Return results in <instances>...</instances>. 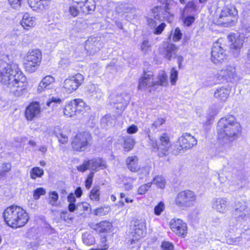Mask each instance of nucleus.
I'll return each instance as SVG.
<instances>
[{
  "label": "nucleus",
  "instance_id": "f704fd0d",
  "mask_svg": "<svg viewBox=\"0 0 250 250\" xmlns=\"http://www.w3.org/2000/svg\"><path fill=\"white\" fill-rule=\"evenodd\" d=\"M158 188L163 189L165 188L167 182L166 179L161 175H157L153 179L152 182Z\"/></svg>",
  "mask_w": 250,
  "mask_h": 250
},
{
  "label": "nucleus",
  "instance_id": "69168bd1",
  "mask_svg": "<svg viewBox=\"0 0 250 250\" xmlns=\"http://www.w3.org/2000/svg\"><path fill=\"white\" fill-rule=\"evenodd\" d=\"M148 138H149V141H148L149 144L151 146H152V147L154 149H156L159 150V146H158L156 141L155 139L151 138V137L149 135H148Z\"/></svg>",
  "mask_w": 250,
  "mask_h": 250
},
{
  "label": "nucleus",
  "instance_id": "f8f14e48",
  "mask_svg": "<svg viewBox=\"0 0 250 250\" xmlns=\"http://www.w3.org/2000/svg\"><path fill=\"white\" fill-rule=\"evenodd\" d=\"M146 221L145 219L136 220L135 221L131 232L132 239L130 240V245L135 244L137 247H140L138 240L145 236L146 233Z\"/></svg>",
  "mask_w": 250,
  "mask_h": 250
},
{
  "label": "nucleus",
  "instance_id": "09e8293b",
  "mask_svg": "<svg viewBox=\"0 0 250 250\" xmlns=\"http://www.w3.org/2000/svg\"><path fill=\"white\" fill-rule=\"evenodd\" d=\"M49 203L52 206L55 205L59 198V196L57 192L55 191L50 192L49 194Z\"/></svg>",
  "mask_w": 250,
  "mask_h": 250
},
{
  "label": "nucleus",
  "instance_id": "4c0bfd02",
  "mask_svg": "<svg viewBox=\"0 0 250 250\" xmlns=\"http://www.w3.org/2000/svg\"><path fill=\"white\" fill-rule=\"evenodd\" d=\"M43 174V170L39 167H34L32 168L30 172V177L32 179L40 178Z\"/></svg>",
  "mask_w": 250,
  "mask_h": 250
},
{
  "label": "nucleus",
  "instance_id": "2f4dec72",
  "mask_svg": "<svg viewBox=\"0 0 250 250\" xmlns=\"http://www.w3.org/2000/svg\"><path fill=\"white\" fill-rule=\"evenodd\" d=\"M127 168L132 172H136L140 169L138 158L136 156H129L126 160Z\"/></svg>",
  "mask_w": 250,
  "mask_h": 250
},
{
  "label": "nucleus",
  "instance_id": "bb28decb",
  "mask_svg": "<svg viewBox=\"0 0 250 250\" xmlns=\"http://www.w3.org/2000/svg\"><path fill=\"white\" fill-rule=\"evenodd\" d=\"M91 172L98 171L99 169H103L106 168V164L105 162L100 158H95L88 160Z\"/></svg>",
  "mask_w": 250,
  "mask_h": 250
},
{
  "label": "nucleus",
  "instance_id": "4468645a",
  "mask_svg": "<svg viewBox=\"0 0 250 250\" xmlns=\"http://www.w3.org/2000/svg\"><path fill=\"white\" fill-rule=\"evenodd\" d=\"M158 8L155 7L152 11V14L147 18V21L148 24L151 28H154L153 33L155 34L159 35L162 33L166 27V24L164 22L161 23V17L160 14L157 12Z\"/></svg>",
  "mask_w": 250,
  "mask_h": 250
},
{
  "label": "nucleus",
  "instance_id": "a211bd4d",
  "mask_svg": "<svg viewBox=\"0 0 250 250\" xmlns=\"http://www.w3.org/2000/svg\"><path fill=\"white\" fill-rule=\"evenodd\" d=\"M245 37L243 35L230 34L228 36V40L231 42L230 47L233 52L234 55L237 57L243 47Z\"/></svg>",
  "mask_w": 250,
  "mask_h": 250
},
{
  "label": "nucleus",
  "instance_id": "6e6552de",
  "mask_svg": "<svg viewBox=\"0 0 250 250\" xmlns=\"http://www.w3.org/2000/svg\"><path fill=\"white\" fill-rule=\"evenodd\" d=\"M84 77L80 73L68 76L62 84V92L66 94L73 93L82 85Z\"/></svg>",
  "mask_w": 250,
  "mask_h": 250
},
{
  "label": "nucleus",
  "instance_id": "6ab92c4d",
  "mask_svg": "<svg viewBox=\"0 0 250 250\" xmlns=\"http://www.w3.org/2000/svg\"><path fill=\"white\" fill-rule=\"evenodd\" d=\"M171 230L176 235L185 237L187 233V224L180 219H172L170 221Z\"/></svg>",
  "mask_w": 250,
  "mask_h": 250
},
{
  "label": "nucleus",
  "instance_id": "de8ad7c7",
  "mask_svg": "<svg viewBox=\"0 0 250 250\" xmlns=\"http://www.w3.org/2000/svg\"><path fill=\"white\" fill-rule=\"evenodd\" d=\"M151 183H148L140 186L138 189V193L139 195L145 194L151 187Z\"/></svg>",
  "mask_w": 250,
  "mask_h": 250
},
{
  "label": "nucleus",
  "instance_id": "f257e3e1",
  "mask_svg": "<svg viewBox=\"0 0 250 250\" xmlns=\"http://www.w3.org/2000/svg\"><path fill=\"white\" fill-rule=\"evenodd\" d=\"M7 61V55L0 58V82L10 95L19 97L26 89V78L17 64L9 63Z\"/></svg>",
  "mask_w": 250,
  "mask_h": 250
},
{
  "label": "nucleus",
  "instance_id": "9d476101",
  "mask_svg": "<svg viewBox=\"0 0 250 250\" xmlns=\"http://www.w3.org/2000/svg\"><path fill=\"white\" fill-rule=\"evenodd\" d=\"M196 196L193 192L189 190L181 191L176 196L175 203L179 208L189 207L193 204Z\"/></svg>",
  "mask_w": 250,
  "mask_h": 250
},
{
  "label": "nucleus",
  "instance_id": "ea45409f",
  "mask_svg": "<svg viewBox=\"0 0 250 250\" xmlns=\"http://www.w3.org/2000/svg\"><path fill=\"white\" fill-rule=\"evenodd\" d=\"M76 0H73L72 5L70 6L69 11L70 14L73 17H76L81 11L80 9V4L75 2Z\"/></svg>",
  "mask_w": 250,
  "mask_h": 250
},
{
  "label": "nucleus",
  "instance_id": "052dcab7",
  "mask_svg": "<svg viewBox=\"0 0 250 250\" xmlns=\"http://www.w3.org/2000/svg\"><path fill=\"white\" fill-rule=\"evenodd\" d=\"M93 177H94V172H90V173L88 175L87 178L85 181V187L87 189H89L92 185Z\"/></svg>",
  "mask_w": 250,
  "mask_h": 250
},
{
  "label": "nucleus",
  "instance_id": "7c9ffc66",
  "mask_svg": "<svg viewBox=\"0 0 250 250\" xmlns=\"http://www.w3.org/2000/svg\"><path fill=\"white\" fill-rule=\"evenodd\" d=\"M178 48L175 44L168 43L167 46L164 48L163 54L164 57L168 60H170L176 57Z\"/></svg>",
  "mask_w": 250,
  "mask_h": 250
},
{
  "label": "nucleus",
  "instance_id": "774afa93",
  "mask_svg": "<svg viewBox=\"0 0 250 250\" xmlns=\"http://www.w3.org/2000/svg\"><path fill=\"white\" fill-rule=\"evenodd\" d=\"M138 131V127L135 125H132L127 129V132L129 134H133L136 133Z\"/></svg>",
  "mask_w": 250,
  "mask_h": 250
},
{
  "label": "nucleus",
  "instance_id": "4be33fe9",
  "mask_svg": "<svg viewBox=\"0 0 250 250\" xmlns=\"http://www.w3.org/2000/svg\"><path fill=\"white\" fill-rule=\"evenodd\" d=\"M75 2L80 4L81 11L84 14H91L96 8L95 0H76Z\"/></svg>",
  "mask_w": 250,
  "mask_h": 250
},
{
  "label": "nucleus",
  "instance_id": "49530a36",
  "mask_svg": "<svg viewBox=\"0 0 250 250\" xmlns=\"http://www.w3.org/2000/svg\"><path fill=\"white\" fill-rule=\"evenodd\" d=\"M87 90L89 92V93L91 94V96H93L101 93V90L97 85L94 84L89 85L87 87Z\"/></svg>",
  "mask_w": 250,
  "mask_h": 250
},
{
  "label": "nucleus",
  "instance_id": "603ef678",
  "mask_svg": "<svg viewBox=\"0 0 250 250\" xmlns=\"http://www.w3.org/2000/svg\"><path fill=\"white\" fill-rule=\"evenodd\" d=\"M45 194V190L43 188H37L34 191L33 197L35 200H38L41 195H43Z\"/></svg>",
  "mask_w": 250,
  "mask_h": 250
},
{
  "label": "nucleus",
  "instance_id": "6e6d98bb",
  "mask_svg": "<svg viewBox=\"0 0 250 250\" xmlns=\"http://www.w3.org/2000/svg\"><path fill=\"white\" fill-rule=\"evenodd\" d=\"M165 209L164 203L162 202H160L157 206L154 208V213L157 215L161 214V212L164 211Z\"/></svg>",
  "mask_w": 250,
  "mask_h": 250
},
{
  "label": "nucleus",
  "instance_id": "b1692460",
  "mask_svg": "<svg viewBox=\"0 0 250 250\" xmlns=\"http://www.w3.org/2000/svg\"><path fill=\"white\" fill-rule=\"evenodd\" d=\"M51 0H28L30 7L34 10L42 12L46 9Z\"/></svg>",
  "mask_w": 250,
  "mask_h": 250
},
{
  "label": "nucleus",
  "instance_id": "473e14b6",
  "mask_svg": "<svg viewBox=\"0 0 250 250\" xmlns=\"http://www.w3.org/2000/svg\"><path fill=\"white\" fill-rule=\"evenodd\" d=\"M136 8L131 4H121L117 7V11L119 13H130L134 14L136 12Z\"/></svg>",
  "mask_w": 250,
  "mask_h": 250
},
{
  "label": "nucleus",
  "instance_id": "393cba45",
  "mask_svg": "<svg viewBox=\"0 0 250 250\" xmlns=\"http://www.w3.org/2000/svg\"><path fill=\"white\" fill-rule=\"evenodd\" d=\"M230 93V90L225 86L219 87L213 93L214 97L221 102L226 101Z\"/></svg>",
  "mask_w": 250,
  "mask_h": 250
},
{
  "label": "nucleus",
  "instance_id": "9b49d317",
  "mask_svg": "<svg viewBox=\"0 0 250 250\" xmlns=\"http://www.w3.org/2000/svg\"><path fill=\"white\" fill-rule=\"evenodd\" d=\"M91 140V135L87 131L77 134L72 142L74 150L78 151H84Z\"/></svg>",
  "mask_w": 250,
  "mask_h": 250
},
{
  "label": "nucleus",
  "instance_id": "cd10ccee",
  "mask_svg": "<svg viewBox=\"0 0 250 250\" xmlns=\"http://www.w3.org/2000/svg\"><path fill=\"white\" fill-rule=\"evenodd\" d=\"M55 80L54 77L50 75H48L44 77L39 84L37 91L39 93H42L46 89L50 88L51 84L55 83Z\"/></svg>",
  "mask_w": 250,
  "mask_h": 250
},
{
  "label": "nucleus",
  "instance_id": "f3484780",
  "mask_svg": "<svg viewBox=\"0 0 250 250\" xmlns=\"http://www.w3.org/2000/svg\"><path fill=\"white\" fill-rule=\"evenodd\" d=\"M216 76L219 80H224L228 82H231L237 77L236 67L233 64L226 65L218 71Z\"/></svg>",
  "mask_w": 250,
  "mask_h": 250
},
{
  "label": "nucleus",
  "instance_id": "e433bc0d",
  "mask_svg": "<svg viewBox=\"0 0 250 250\" xmlns=\"http://www.w3.org/2000/svg\"><path fill=\"white\" fill-rule=\"evenodd\" d=\"M82 240L83 243L88 246L92 245L95 243V239L93 235L88 232L83 234Z\"/></svg>",
  "mask_w": 250,
  "mask_h": 250
},
{
  "label": "nucleus",
  "instance_id": "58836bf2",
  "mask_svg": "<svg viewBox=\"0 0 250 250\" xmlns=\"http://www.w3.org/2000/svg\"><path fill=\"white\" fill-rule=\"evenodd\" d=\"M134 140L131 137H126L124 139V148L125 151L132 149L134 145Z\"/></svg>",
  "mask_w": 250,
  "mask_h": 250
},
{
  "label": "nucleus",
  "instance_id": "5fc2aeb1",
  "mask_svg": "<svg viewBox=\"0 0 250 250\" xmlns=\"http://www.w3.org/2000/svg\"><path fill=\"white\" fill-rule=\"evenodd\" d=\"M90 168L89 163L88 160L84 161L83 163L77 167L78 171L83 172Z\"/></svg>",
  "mask_w": 250,
  "mask_h": 250
},
{
  "label": "nucleus",
  "instance_id": "13d9d810",
  "mask_svg": "<svg viewBox=\"0 0 250 250\" xmlns=\"http://www.w3.org/2000/svg\"><path fill=\"white\" fill-rule=\"evenodd\" d=\"M182 37V33L179 28H176L173 35L172 40L174 42L179 41Z\"/></svg>",
  "mask_w": 250,
  "mask_h": 250
},
{
  "label": "nucleus",
  "instance_id": "72a5a7b5",
  "mask_svg": "<svg viewBox=\"0 0 250 250\" xmlns=\"http://www.w3.org/2000/svg\"><path fill=\"white\" fill-rule=\"evenodd\" d=\"M249 240L250 238L245 236L244 232H242L240 233L239 236L233 238L229 237L226 240V243L229 245H240L243 241V239Z\"/></svg>",
  "mask_w": 250,
  "mask_h": 250
},
{
  "label": "nucleus",
  "instance_id": "680f3d73",
  "mask_svg": "<svg viewBox=\"0 0 250 250\" xmlns=\"http://www.w3.org/2000/svg\"><path fill=\"white\" fill-rule=\"evenodd\" d=\"M161 248L163 250H173L174 247L171 243L165 241L162 243Z\"/></svg>",
  "mask_w": 250,
  "mask_h": 250
},
{
  "label": "nucleus",
  "instance_id": "20e7f679",
  "mask_svg": "<svg viewBox=\"0 0 250 250\" xmlns=\"http://www.w3.org/2000/svg\"><path fill=\"white\" fill-rule=\"evenodd\" d=\"M4 221L9 227L18 228L24 226L29 220L27 213L21 208L11 206L3 213Z\"/></svg>",
  "mask_w": 250,
  "mask_h": 250
},
{
  "label": "nucleus",
  "instance_id": "1a4fd4ad",
  "mask_svg": "<svg viewBox=\"0 0 250 250\" xmlns=\"http://www.w3.org/2000/svg\"><path fill=\"white\" fill-rule=\"evenodd\" d=\"M233 213L239 221L243 222L250 221V209L244 200L241 199L236 201Z\"/></svg>",
  "mask_w": 250,
  "mask_h": 250
},
{
  "label": "nucleus",
  "instance_id": "a18cd8bd",
  "mask_svg": "<svg viewBox=\"0 0 250 250\" xmlns=\"http://www.w3.org/2000/svg\"><path fill=\"white\" fill-rule=\"evenodd\" d=\"M110 210L109 207H100L94 210V214L96 215L103 216L106 215Z\"/></svg>",
  "mask_w": 250,
  "mask_h": 250
},
{
  "label": "nucleus",
  "instance_id": "39448f33",
  "mask_svg": "<svg viewBox=\"0 0 250 250\" xmlns=\"http://www.w3.org/2000/svg\"><path fill=\"white\" fill-rule=\"evenodd\" d=\"M167 75L164 71L159 73L157 80L155 81L151 72L145 73L143 77L139 80L138 89L147 90L149 92L155 90L158 86H166L167 84Z\"/></svg>",
  "mask_w": 250,
  "mask_h": 250
},
{
  "label": "nucleus",
  "instance_id": "0eeeda50",
  "mask_svg": "<svg viewBox=\"0 0 250 250\" xmlns=\"http://www.w3.org/2000/svg\"><path fill=\"white\" fill-rule=\"evenodd\" d=\"M227 45L223 39H219L212 46L211 61L215 64H219L227 59Z\"/></svg>",
  "mask_w": 250,
  "mask_h": 250
},
{
  "label": "nucleus",
  "instance_id": "f03ea898",
  "mask_svg": "<svg viewBox=\"0 0 250 250\" xmlns=\"http://www.w3.org/2000/svg\"><path fill=\"white\" fill-rule=\"evenodd\" d=\"M217 131L219 140L226 144V150L229 147L232 142L239 138L241 126L234 116L227 115L218 122Z\"/></svg>",
  "mask_w": 250,
  "mask_h": 250
},
{
  "label": "nucleus",
  "instance_id": "c03bdc74",
  "mask_svg": "<svg viewBox=\"0 0 250 250\" xmlns=\"http://www.w3.org/2000/svg\"><path fill=\"white\" fill-rule=\"evenodd\" d=\"M178 78V72L175 68H172L170 71V82L172 85H175Z\"/></svg>",
  "mask_w": 250,
  "mask_h": 250
},
{
  "label": "nucleus",
  "instance_id": "e2e57ef3",
  "mask_svg": "<svg viewBox=\"0 0 250 250\" xmlns=\"http://www.w3.org/2000/svg\"><path fill=\"white\" fill-rule=\"evenodd\" d=\"M57 137L59 139V141L62 144H65L68 141V137L65 135H64L62 133H60L56 135Z\"/></svg>",
  "mask_w": 250,
  "mask_h": 250
},
{
  "label": "nucleus",
  "instance_id": "a878e982",
  "mask_svg": "<svg viewBox=\"0 0 250 250\" xmlns=\"http://www.w3.org/2000/svg\"><path fill=\"white\" fill-rule=\"evenodd\" d=\"M37 23L36 18L30 16L28 13L23 15L21 21V24L25 30H29L35 26Z\"/></svg>",
  "mask_w": 250,
  "mask_h": 250
},
{
  "label": "nucleus",
  "instance_id": "c756f323",
  "mask_svg": "<svg viewBox=\"0 0 250 250\" xmlns=\"http://www.w3.org/2000/svg\"><path fill=\"white\" fill-rule=\"evenodd\" d=\"M160 145L159 146V150L162 151L163 156L166 155V152L171 146L169 137L167 134L164 133L160 138Z\"/></svg>",
  "mask_w": 250,
  "mask_h": 250
},
{
  "label": "nucleus",
  "instance_id": "8fccbe9b",
  "mask_svg": "<svg viewBox=\"0 0 250 250\" xmlns=\"http://www.w3.org/2000/svg\"><path fill=\"white\" fill-rule=\"evenodd\" d=\"M142 51L146 53L151 50V45L147 40H145L142 43L141 46Z\"/></svg>",
  "mask_w": 250,
  "mask_h": 250
},
{
  "label": "nucleus",
  "instance_id": "412c9836",
  "mask_svg": "<svg viewBox=\"0 0 250 250\" xmlns=\"http://www.w3.org/2000/svg\"><path fill=\"white\" fill-rule=\"evenodd\" d=\"M41 108L40 104L37 102L31 103L25 109V117L28 120L31 121L40 116Z\"/></svg>",
  "mask_w": 250,
  "mask_h": 250
},
{
  "label": "nucleus",
  "instance_id": "7ed1b4c3",
  "mask_svg": "<svg viewBox=\"0 0 250 250\" xmlns=\"http://www.w3.org/2000/svg\"><path fill=\"white\" fill-rule=\"evenodd\" d=\"M238 18L235 6L230 4L218 8L215 13L213 22L223 27H232L235 25Z\"/></svg>",
  "mask_w": 250,
  "mask_h": 250
},
{
  "label": "nucleus",
  "instance_id": "423d86ee",
  "mask_svg": "<svg viewBox=\"0 0 250 250\" xmlns=\"http://www.w3.org/2000/svg\"><path fill=\"white\" fill-rule=\"evenodd\" d=\"M42 61V53L39 49L32 50L27 53L24 62L25 70L33 73L40 66Z\"/></svg>",
  "mask_w": 250,
  "mask_h": 250
},
{
  "label": "nucleus",
  "instance_id": "5701e85b",
  "mask_svg": "<svg viewBox=\"0 0 250 250\" xmlns=\"http://www.w3.org/2000/svg\"><path fill=\"white\" fill-rule=\"evenodd\" d=\"M229 203L226 198H218L212 201V208L220 213H225L228 210Z\"/></svg>",
  "mask_w": 250,
  "mask_h": 250
},
{
  "label": "nucleus",
  "instance_id": "bf43d9fd",
  "mask_svg": "<svg viewBox=\"0 0 250 250\" xmlns=\"http://www.w3.org/2000/svg\"><path fill=\"white\" fill-rule=\"evenodd\" d=\"M22 0H8L10 6L14 8L18 9L21 7V2Z\"/></svg>",
  "mask_w": 250,
  "mask_h": 250
},
{
  "label": "nucleus",
  "instance_id": "37998d69",
  "mask_svg": "<svg viewBox=\"0 0 250 250\" xmlns=\"http://www.w3.org/2000/svg\"><path fill=\"white\" fill-rule=\"evenodd\" d=\"M62 100L58 97H52L49 99L47 102V105L51 107H54L57 104H60L62 103Z\"/></svg>",
  "mask_w": 250,
  "mask_h": 250
},
{
  "label": "nucleus",
  "instance_id": "a19ab883",
  "mask_svg": "<svg viewBox=\"0 0 250 250\" xmlns=\"http://www.w3.org/2000/svg\"><path fill=\"white\" fill-rule=\"evenodd\" d=\"M90 198L93 201L100 200V187L98 186L94 187L90 191Z\"/></svg>",
  "mask_w": 250,
  "mask_h": 250
},
{
  "label": "nucleus",
  "instance_id": "864d4df0",
  "mask_svg": "<svg viewBox=\"0 0 250 250\" xmlns=\"http://www.w3.org/2000/svg\"><path fill=\"white\" fill-rule=\"evenodd\" d=\"M128 181L124 184V188L125 190H129L132 188L133 183L136 181V179L132 177H128L127 179Z\"/></svg>",
  "mask_w": 250,
  "mask_h": 250
},
{
  "label": "nucleus",
  "instance_id": "0e129e2a",
  "mask_svg": "<svg viewBox=\"0 0 250 250\" xmlns=\"http://www.w3.org/2000/svg\"><path fill=\"white\" fill-rule=\"evenodd\" d=\"M165 120L163 118H158L152 124V127L157 128L164 124Z\"/></svg>",
  "mask_w": 250,
  "mask_h": 250
},
{
  "label": "nucleus",
  "instance_id": "4d7b16f0",
  "mask_svg": "<svg viewBox=\"0 0 250 250\" xmlns=\"http://www.w3.org/2000/svg\"><path fill=\"white\" fill-rule=\"evenodd\" d=\"M150 167H143L139 173V178L143 179L145 177L147 176L150 172Z\"/></svg>",
  "mask_w": 250,
  "mask_h": 250
},
{
  "label": "nucleus",
  "instance_id": "c9c22d12",
  "mask_svg": "<svg viewBox=\"0 0 250 250\" xmlns=\"http://www.w3.org/2000/svg\"><path fill=\"white\" fill-rule=\"evenodd\" d=\"M114 123V117L108 114L105 115L101 120V125L104 128L106 127L107 126L112 125Z\"/></svg>",
  "mask_w": 250,
  "mask_h": 250
},
{
  "label": "nucleus",
  "instance_id": "dca6fc26",
  "mask_svg": "<svg viewBox=\"0 0 250 250\" xmlns=\"http://www.w3.org/2000/svg\"><path fill=\"white\" fill-rule=\"evenodd\" d=\"M177 144L179 147L176 152H174L175 154L182 153L184 150L191 148L197 144V140L190 134L186 133L179 138Z\"/></svg>",
  "mask_w": 250,
  "mask_h": 250
},
{
  "label": "nucleus",
  "instance_id": "79ce46f5",
  "mask_svg": "<svg viewBox=\"0 0 250 250\" xmlns=\"http://www.w3.org/2000/svg\"><path fill=\"white\" fill-rule=\"evenodd\" d=\"M221 107L217 104H213L211 105L208 110V114L210 117H213L217 115Z\"/></svg>",
  "mask_w": 250,
  "mask_h": 250
},
{
  "label": "nucleus",
  "instance_id": "c85d7f7f",
  "mask_svg": "<svg viewBox=\"0 0 250 250\" xmlns=\"http://www.w3.org/2000/svg\"><path fill=\"white\" fill-rule=\"evenodd\" d=\"M101 44V42H97L95 38H90L86 42L85 47L90 54H94L100 50Z\"/></svg>",
  "mask_w": 250,
  "mask_h": 250
},
{
  "label": "nucleus",
  "instance_id": "338daca9",
  "mask_svg": "<svg viewBox=\"0 0 250 250\" xmlns=\"http://www.w3.org/2000/svg\"><path fill=\"white\" fill-rule=\"evenodd\" d=\"M70 63V60L68 58H62L60 62V65L61 67H65L69 64Z\"/></svg>",
  "mask_w": 250,
  "mask_h": 250
},
{
  "label": "nucleus",
  "instance_id": "ddd939ff",
  "mask_svg": "<svg viewBox=\"0 0 250 250\" xmlns=\"http://www.w3.org/2000/svg\"><path fill=\"white\" fill-rule=\"evenodd\" d=\"M85 103L80 99H76L68 103L63 110L64 114L68 117H71L83 110Z\"/></svg>",
  "mask_w": 250,
  "mask_h": 250
},
{
  "label": "nucleus",
  "instance_id": "aec40b11",
  "mask_svg": "<svg viewBox=\"0 0 250 250\" xmlns=\"http://www.w3.org/2000/svg\"><path fill=\"white\" fill-rule=\"evenodd\" d=\"M89 226L91 229L95 230L98 233L104 236L110 233L112 229L111 223L106 220H103L96 224L92 223Z\"/></svg>",
  "mask_w": 250,
  "mask_h": 250
},
{
  "label": "nucleus",
  "instance_id": "3c124183",
  "mask_svg": "<svg viewBox=\"0 0 250 250\" xmlns=\"http://www.w3.org/2000/svg\"><path fill=\"white\" fill-rule=\"evenodd\" d=\"M60 217L62 219L68 223H70L73 219L72 215L68 213L67 211L61 212Z\"/></svg>",
  "mask_w": 250,
  "mask_h": 250
},
{
  "label": "nucleus",
  "instance_id": "2eb2a0df",
  "mask_svg": "<svg viewBox=\"0 0 250 250\" xmlns=\"http://www.w3.org/2000/svg\"><path fill=\"white\" fill-rule=\"evenodd\" d=\"M196 10V6L192 1H189L186 4L184 9L181 12L182 20L186 26H190L195 21V17L194 12Z\"/></svg>",
  "mask_w": 250,
  "mask_h": 250
}]
</instances>
